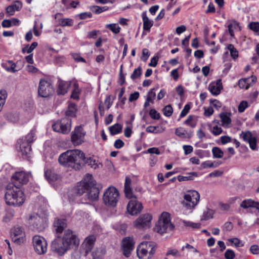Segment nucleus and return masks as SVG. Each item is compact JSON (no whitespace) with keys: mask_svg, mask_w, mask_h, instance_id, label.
Segmentation results:
<instances>
[{"mask_svg":"<svg viewBox=\"0 0 259 259\" xmlns=\"http://www.w3.org/2000/svg\"><path fill=\"white\" fill-rule=\"evenodd\" d=\"M172 255L176 258H179L182 256L181 254L179 251L175 248H171L168 250L166 253V255Z\"/></svg>","mask_w":259,"mask_h":259,"instance_id":"51","label":"nucleus"},{"mask_svg":"<svg viewBox=\"0 0 259 259\" xmlns=\"http://www.w3.org/2000/svg\"><path fill=\"white\" fill-rule=\"evenodd\" d=\"M228 241L235 247H242L244 245L242 242L238 238L229 239Z\"/></svg>","mask_w":259,"mask_h":259,"instance_id":"53","label":"nucleus"},{"mask_svg":"<svg viewBox=\"0 0 259 259\" xmlns=\"http://www.w3.org/2000/svg\"><path fill=\"white\" fill-rule=\"evenodd\" d=\"M91 10L94 13L98 14L108 10V7L107 6L99 7L98 6H94L92 7Z\"/></svg>","mask_w":259,"mask_h":259,"instance_id":"52","label":"nucleus"},{"mask_svg":"<svg viewBox=\"0 0 259 259\" xmlns=\"http://www.w3.org/2000/svg\"><path fill=\"white\" fill-rule=\"evenodd\" d=\"M228 50L230 51L231 57L235 59L238 56V53L237 50L234 48V46L232 44H230L227 47Z\"/></svg>","mask_w":259,"mask_h":259,"instance_id":"50","label":"nucleus"},{"mask_svg":"<svg viewBox=\"0 0 259 259\" xmlns=\"http://www.w3.org/2000/svg\"><path fill=\"white\" fill-rule=\"evenodd\" d=\"M152 219V215L149 213H146L139 217L133 222L134 226L138 229L149 228L151 221Z\"/></svg>","mask_w":259,"mask_h":259,"instance_id":"16","label":"nucleus"},{"mask_svg":"<svg viewBox=\"0 0 259 259\" xmlns=\"http://www.w3.org/2000/svg\"><path fill=\"white\" fill-rule=\"evenodd\" d=\"M173 112L172 107L170 105L166 106L163 109V114L167 117H169Z\"/></svg>","mask_w":259,"mask_h":259,"instance_id":"57","label":"nucleus"},{"mask_svg":"<svg viewBox=\"0 0 259 259\" xmlns=\"http://www.w3.org/2000/svg\"><path fill=\"white\" fill-rule=\"evenodd\" d=\"M54 89L50 80L46 79H40L38 88V94L40 97L46 98L52 95Z\"/></svg>","mask_w":259,"mask_h":259,"instance_id":"10","label":"nucleus"},{"mask_svg":"<svg viewBox=\"0 0 259 259\" xmlns=\"http://www.w3.org/2000/svg\"><path fill=\"white\" fill-rule=\"evenodd\" d=\"M150 117L154 119H158L160 118V114L155 109H151L149 112Z\"/></svg>","mask_w":259,"mask_h":259,"instance_id":"64","label":"nucleus"},{"mask_svg":"<svg viewBox=\"0 0 259 259\" xmlns=\"http://www.w3.org/2000/svg\"><path fill=\"white\" fill-rule=\"evenodd\" d=\"M18 144L20 145V150L23 155L27 156L30 154L31 151V148L30 144H28V143H25V142L23 141V139L19 140Z\"/></svg>","mask_w":259,"mask_h":259,"instance_id":"28","label":"nucleus"},{"mask_svg":"<svg viewBox=\"0 0 259 259\" xmlns=\"http://www.w3.org/2000/svg\"><path fill=\"white\" fill-rule=\"evenodd\" d=\"M45 176L46 179L50 182H53L59 179V176L54 172L51 169H46L45 171Z\"/></svg>","mask_w":259,"mask_h":259,"instance_id":"31","label":"nucleus"},{"mask_svg":"<svg viewBox=\"0 0 259 259\" xmlns=\"http://www.w3.org/2000/svg\"><path fill=\"white\" fill-rule=\"evenodd\" d=\"M183 224L186 227H190L193 229H199L201 227L200 223H193L190 221H187L186 220L182 221Z\"/></svg>","mask_w":259,"mask_h":259,"instance_id":"47","label":"nucleus"},{"mask_svg":"<svg viewBox=\"0 0 259 259\" xmlns=\"http://www.w3.org/2000/svg\"><path fill=\"white\" fill-rule=\"evenodd\" d=\"M29 224L33 229L38 232L42 231L47 226L46 221L37 214H34L30 217Z\"/></svg>","mask_w":259,"mask_h":259,"instance_id":"12","label":"nucleus"},{"mask_svg":"<svg viewBox=\"0 0 259 259\" xmlns=\"http://www.w3.org/2000/svg\"><path fill=\"white\" fill-rule=\"evenodd\" d=\"M19 62H14L11 60H8L2 64L3 67L8 72L15 73L21 69L18 65Z\"/></svg>","mask_w":259,"mask_h":259,"instance_id":"23","label":"nucleus"},{"mask_svg":"<svg viewBox=\"0 0 259 259\" xmlns=\"http://www.w3.org/2000/svg\"><path fill=\"white\" fill-rule=\"evenodd\" d=\"M52 128L55 132L63 134H68L71 128V120L68 117H65L57 121L52 125Z\"/></svg>","mask_w":259,"mask_h":259,"instance_id":"8","label":"nucleus"},{"mask_svg":"<svg viewBox=\"0 0 259 259\" xmlns=\"http://www.w3.org/2000/svg\"><path fill=\"white\" fill-rule=\"evenodd\" d=\"M222 89L223 86L221 79L218 80L216 82H211L208 87L210 92L214 96L220 94Z\"/></svg>","mask_w":259,"mask_h":259,"instance_id":"24","label":"nucleus"},{"mask_svg":"<svg viewBox=\"0 0 259 259\" xmlns=\"http://www.w3.org/2000/svg\"><path fill=\"white\" fill-rule=\"evenodd\" d=\"M142 74V69L140 67L135 69L133 74L131 76V78L132 79L134 80L139 76H140Z\"/></svg>","mask_w":259,"mask_h":259,"instance_id":"56","label":"nucleus"},{"mask_svg":"<svg viewBox=\"0 0 259 259\" xmlns=\"http://www.w3.org/2000/svg\"><path fill=\"white\" fill-rule=\"evenodd\" d=\"M25 237V233L22 228L16 227L12 230L11 237L14 242L20 244L23 242Z\"/></svg>","mask_w":259,"mask_h":259,"instance_id":"20","label":"nucleus"},{"mask_svg":"<svg viewBox=\"0 0 259 259\" xmlns=\"http://www.w3.org/2000/svg\"><path fill=\"white\" fill-rule=\"evenodd\" d=\"M32 244L34 249L37 254L42 255L47 252L48 244L43 237L35 235L32 238Z\"/></svg>","mask_w":259,"mask_h":259,"instance_id":"9","label":"nucleus"},{"mask_svg":"<svg viewBox=\"0 0 259 259\" xmlns=\"http://www.w3.org/2000/svg\"><path fill=\"white\" fill-rule=\"evenodd\" d=\"M248 107V104L247 101H242L239 104L238 107V112L240 113H242L244 111V110Z\"/></svg>","mask_w":259,"mask_h":259,"instance_id":"58","label":"nucleus"},{"mask_svg":"<svg viewBox=\"0 0 259 259\" xmlns=\"http://www.w3.org/2000/svg\"><path fill=\"white\" fill-rule=\"evenodd\" d=\"M154 89H151L150 91L148 93L146 99L151 101V103H153V100L155 98L156 94L153 91Z\"/></svg>","mask_w":259,"mask_h":259,"instance_id":"63","label":"nucleus"},{"mask_svg":"<svg viewBox=\"0 0 259 259\" xmlns=\"http://www.w3.org/2000/svg\"><path fill=\"white\" fill-rule=\"evenodd\" d=\"M221 163L219 162H211V161H206L203 162L201 164V166L204 168H206L208 167H218Z\"/></svg>","mask_w":259,"mask_h":259,"instance_id":"46","label":"nucleus"},{"mask_svg":"<svg viewBox=\"0 0 259 259\" xmlns=\"http://www.w3.org/2000/svg\"><path fill=\"white\" fill-rule=\"evenodd\" d=\"M250 29L256 33H259V22H252L248 25Z\"/></svg>","mask_w":259,"mask_h":259,"instance_id":"55","label":"nucleus"},{"mask_svg":"<svg viewBox=\"0 0 259 259\" xmlns=\"http://www.w3.org/2000/svg\"><path fill=\"white\" fill-rule=\"evenodd\" d=\"M174 227V226L170 222L169 214L168 212H163L161 214L155 230L160 234H163L172 230Z\"/></svg>","mask_w":259,"mask_h":259,"instance_id":"7","label":"nucleus"},{"mask_svg":"<svg viewBox=\"0 0 259 259\" xmlns=\"http://www.w3.org/2000/svg\"><path fill=\"white\" fill-rule=\"evenodd\" d=\"M184 123L192 128H194L196 125V121L194 120V116L193 115H189Z\"/></svg>","mask_w":259,"mask_h":259,"instance_id":"49","label":"nucleus"},{"mask_svg":"<svg viewBox=\"0 0 259 259\" xmlns=\"http://www.w3.org/2000/svg\"><path fill=\"white\" fill-rule=\"evenodd\" d=\"M142 17L143 22V29L149 31L153 25V21L150 20L147 17L146 11L142 13Z\"/></svg>","mask_w":259,"mask_h":259,"instance_id":"30","label":"nucleus"},{"mask_svg":"<svg viewBox=\"0 0 259 259\" xmlns=\"http://www.w3.org/2000/svg\"><path fill=\"white\" fill-rule=\"evenodd\" d=\"M7 97V93L5 90L0 91V112L2 110L5 104L6 100Z\"/></svg>","mask_w":259,"mask_h":259,"instance_id":"39","label":"nucleus"},{"mask_svg":"<svg viewBox=\"0 0 259 259\" xmlns=\"http://www.w3.org/2000/svg\"><path fill=\"white\" fill-rule=\"evenodd\" d=\"M212 153L213 157L216 158H221L223 157L224 155V152L220 148L217 147L212 148Z\"/></svg>","mask_w":259,"mask_h":259,"instance_id":"43","label":"nucleus"},{"mask_svg":"<svg viewBox=\"0 0 259 259\" xmlns=\"http://www.w3.org/2000/svg\"><path fill=\"white\" fill-rule=\"evenodd\" d=\"M82 256H84V252L82 251L81 248L79 249L74 250L71 254V259H80Z\"/></svg>","mask_w":259,"mask_h":259,"instance_id":"42","label":"nucleus"},{"mask_svg":"<svg viewBox=\"0 0 259 259\" xmlns=\"http://www.w3.org/2000/svg\"><path fill=\"white\" fill-rule=\"evenodd\" d=\"M62 237L67 242L69 249L71 246L77 247L79 244L80 240L78 236L70 229L66 230Z\"/></svg>","mask_w":259,"mask_h":259,"instance_id":"14","label":"nucleus"},{"mask_svg":"<svg viewBox=\"0 0 259 259\" xmlns=\"http://www.w3.org/2000/svg\"><path fill=\"white\" fill-rule=\"evenodd\" d=\"M51 248L53 251L61 256L64 255L69 249L67 242L61 237H58L52 241Z\"/></svg>","mask_w":259,"mask_h":259,"instance_id":"11","label":"nucleus"},{"mask_svg":"<svg viewBox=\"0 0 259 259\" xmlns=\"http://www.w3.org/2000/svg\"><path fill=\"white\" fill-rule=\"evenodd\" d=\"M156 251V244L153 242L141 243L137 248V256L140 259H150Z\"/></svg>","mask_w":259,"mask_h":259,"instance_id":"4","label":"nucleus"},{"mask_svg":"<svg viewBox=\"0 0 259 259\" xmlns=\"http://www.w3.org/2000/svg\"><path fill=\"white\" fill-rule=\"evenodd\" d=\"M73 87L74 89L72 92L71 97L74 99L78 100L79 99V95L80 92V90L79 88L78 84L77 83H74Z\"/></svg>","mask_w":259,"mask_h":259,"instance_id":"40","label":"nucleus"},{"mask_svg":"<svg viewBox=\"0 0 259 259\" xmlns=\"http://www.w3.org/2000/svg\"><path fill=\"white\" fill-rule=\"evenodd\" d=\"M143 208L142 204L136 200H132L127 204L126 209L132 215H136L140 213Z\"/></svg>","mask_w":259,"mask_h":259,"instance_id":"18","label":"nucleus"},{"mask_svg":"<svg viewBox=\"0 0 259 259\" xmlns=\"http://www.w3.org/2000/svg\"><path fill=\"white\" fill-rule=\"evenodd\" d=\"M37 46V43L36 42H32L30 46L28 45H26L23 49L22 52L23 53L27 52L28 54L31 53L35 48Z\"/></svg>","mask_w":259,"mask_h":259,"instance_id":"48","label":"nucleus"},{"mask_svg":"<svg viewBox=\"0 0 259 259\" xmlns=\"http://www.w3.org/2000/svg\"><path fill=\"white\" fill-rule=\"evenodd\" d=\"M211 132L213 135L218 136L223 132V130L220 126L216 125L212 127Z\"/></svg>","mask_w":259,"mask_h":259,"instance_id":"60","label":"nucleus"},{"mask_svg":"<svg viewBox=\"0 0 259 259\" xmlns=\"http://www.w3.org/2000/svg\"><path fill=\"white\" fill-rule=\"evenodd\" d=\"M105 27L106 28L109 29L112 32L115 34L118 33L121 30V28L119 27V26L116 23L106 24L105 25Z\"/></svg>","mask_w":259,"mask_h":259,"instance_id":"37","label":"nucleus"},{"mask_svg":"<svg viewBox=\"0 0 259 259\" xmlns=\"http://www.w3.org/2000/svg\"><path fill=\"white\" fill-rule=\"evenodd\" d=\"M240 137L245 142L249 144V147L251 150H256L257 149L256 146L257 139L252 135L251 132L248 131L242 132Z\"/></svg>","mask_w":259,"mask_h":259,"instance_id":"19","label":"nucleus"},{"mask_svg":"<svg viewBox=\"0 0 259 259\" xmlns=\"http://www.w3.org/2000/svg\"><path fill=\"white\" fill-rule=\"evenodd\" d=\"M200 197V194L197 191H188L184 195V200L182 202V204L184 208L192 212L198 204Z\"/></svg>","mask_w":259,"mask_h":259,"instance_id":"5","label":"nucleus"},{"mask_svg":"<svg viewBox=\"0 0 259 259\" xmlns=\"http://www.w3.org/2000/svg\"><path fill=\"white\" fill-rule=\"evenodd\" d=\"M6 118L8 120L13 122H16L19 120V117L17 114L11 113H9L6 114Z\"/></svg>","mask_w":259,"mask_h":259,"instance_id":"54","label":"nucleus"},{"mask_svg":"<svg viewBox=\"0 0 259 259\" xmlns=\"http://www.w3.org/2000/svg\"><path fill=\"white\" fill-rule=\"evenodd\" d=\"M96 238L95 235H91L85 238L81 244L80 247L84 252V256H87L93 249Z\"/></svg>","mask_w":259,"mask_h":259,"instance_id":"17","label":"nucleus"},{"mask_svg":"<svg viewBox=\"0 0 259 259\" xmlns=\"http://www.w3.org/2000/svg\"><path fill=\"white\" fill-rule=\"evenodd\" d=\"M120 195L118 190L113 186H110L106 189L103 196L104 203L109 207L116 206L119 200Z\"/></svg>","mask_w":259,"mask_h":259,"instance_id":"6","label":"nucleus"},{"mask_svg":"<svg viewBox=\"0 0 259 259\" xmlns=\"http://www.w3.org/2000/svg\"><path fill=\"white\" fill-rule=\"evenodd\" d=\"M5 199L7 204L19 206L25 201L23 191L14 184H9L6 188Z\"/></svg>","mask_w":259,"mask_h":259,"instance_id":"3","label":"nucleus"},{"mask_svg":"<svg viewBox=\"0 0 259 259\" xmlns=\"http://www.w3.org/2000/svg\"><path fill=\"white\" fill-rule=\"evenodd\" d=\"M39 22L38 20H36L34 21V25L33 26V32L34 34L36 36H38L40 35L41 33V30H40V31L38 30L39 27L37 25V23Z\"/></svg>","mask_w":259,"mask_h":259,"instance_id":"62","label":"nucleus"},{"mask_svg":"<svg viewBox=\"0 0 259 259\" xmlns=\"http://www.w3.org/2000/svg\"><path fill=\"white\" fill-rule=\"evenodd\" d=\"M58 161L63 166L76 170L80 169L87 162L84 153L78 149L68 150L63 152L60 155Z\"/></svg>","mask_w":259,"mask_h":259,"instance_id":"1","label":"nucleus"},{"mask_svg":"<svg viewBox=\"0 0 259 259\" xmlns=\"http://www.w3.org/2000/svg\"><path fill=\"white\" fill-rule=\"evenodd\" d=\"M76 112V106L74 103H70L68 105V109L65 112V115L67 117H73L75 116Z\"/></svg>","mask_w":259,"mask_h":259,"instance_id":"32","label":"nucleus"},{"mask_svg":"<svg viewBox=\"0 0 259 259\" xmlns=\"http://www.w3.org/2000/svg\"><path fill=\"white\" fill-rule=\"evenodd\" d=\"M146 131L150 133H161L164 131V129L162 127L159 128L158 126L150 125L147 127Z\"/></svg>","mask_w":259,"mask_h":259,"instance_id":"38","label":"nucleus"},{"mask_svg":"<svg viewBox=\"0 0 259 259\" xmlns=\"http://www.w3.org/2000/svg\"><path fill=\"white\" fill-rule=\"evenodd\" d=\"M70 85L71 82L70 81H59L57 90L58 94L60 95L65 94L68 92Z\"/></svg>","mask_w":259,"mask_h":259,"instance_id":"29","label":"nucleus"},{"mask_svg":"<svg viewBox=\"0 0 259 259\" xmlns=\"http://www.w3.org/2000/svg\"><path fill=\"white\" fill-rule=\"evenodd\" d=\"M122 126L116 123L112 126L109 127L110 133L111 135H116L120 133L122 130Z\"/></svg>","mask_w":259,"mask_h":259,"instance_id":"35","label":"nucleus"},{"mask_svg":"<svg viewBox=\"0 0 259 259\" xmlns=\"http://www.w3.org/2000/svg\"><path fill=\"white\" fill-rule=\"evenodd\" d=\"M86 132L81 125L77 126L71 133V142L74 146L81 144L84 141Z\"/></svg>","mask_w":259,"mask_h":259,"instance_id":"13","label":"nucleus"},{"mask_svg":"<svg viewBox=\"0 0 259 259\" xmlns=\"http://www.w3.org/2000/svg\"><path fill=\"white\" fill-rule=\"evenodd\" d=\"M255 203V201H254L251 199L244 200L241 202L240 206L243 208H248L249 207L254 208Z\"/></svg>","mask_w":259,"mask_h":259,"instance_id":"36","label":"nucleus"},{"mask_svg":"<svg viewBox=\"0 0 259 259\" xmlns=\"http://www.w3.org/2000/svg\"><path fill=\"white\" fill-rule=\"evenodd\" d=\"M30 175L24 171L16 172L12 176V183L19 188L21 185L26 184L29 181Z\"/></svg>","mask_w":259,"mask_h":259,"instance_id":"15","label":"nucleus"},{"mask_svg":"<svg viewBox=\"0 0 259 259\" xmlns=\"http://www.w3.org/2000/svg\"><path fill=\"white\" fill-rule=\"evenodd\" d=\"M231 113L223 112L220 114L219 116L221 119L222 125L225 127H230L231 124Z\"/></svg>","mask_w":259,"mask_h":259,"instance_id":"27","label":"nucleus"},{"mask_svg":"<svg viewBox=\"0 0 259 259\" xmlns=\"http://www.w3.org/2000/svg\"><path fill=\"white\" fill-rule=\"evenodd\" d=\"M134 241L132 238L126 237L122 240L123 253L126 257H128L134 247Z\"/></svg>","mask_w":259,"mask_h":259,"instance_id":"21","label":"nucleus"},{"mask_svg":"<svg viewBox=\"0 0 259 259\" xmlns=\"http://www.w3.org/2000/svg\"><path fill=\"white\" fill-rule=\"evenodd\" d=\"M257 81L255 76L251 75L249 77L242 78L238 81V85L240 89L247 90L252 87Z\"/></svg>","mask_w":259,"mask_h":259,"instance_id":"22","label":"nucleus"},{"mask_svg":"<svg viewBox=\"0 0 259 259\" xmlns=\"http://www.w3.org/2000/svg\"><path fill=\"white\" fill-rule=\"evenodd\" d=\"M233 229V225L230 222H226L222 227V230L224 232L231 231Z\"/></svg>","mask_w":259,"mask_h":259,"instance_id":"61","label":"nucleus"},{"mask_svg":"<svg viewBox=\"0 0 259 259\" xmlns=\"http://www.w3.org/2000/svg\"><path fill=\"white\" fill-rule=\"evenodd\" d=\"M132 181L130 178L126 177L124 183V193L126 197L128 199L136 198V197L133 194L132 190L131 188Z\"/></svg>","mask_w":259,"mask_h":259,"instance_id":"25","label":"nucleus"},{"mask_svg":"<svg viewBox=\"0 0 259 259\" xmlns=\"http://www.w3.org/2000/svg\"><path fill=\"white\" fill-rule=\"evenodd\" d=\"M35 134V131L32 130L29 133H28L23 139V141L25 143H28L30 144L33 142L34 139V136Z\"/></svg>","mask_w":259,"mask_h":259,"instance_id":"41","label":"nucleus"},{"mask_svg":"<svg viewBox=\"0 0 259 259\" xmlns=\"http://www.w3.org/2000/svg\"><path fill=\"white\" fill-rule=\"evenodd\" d=\"M214 211L213 210L207 208L204 211L201 220H207L213 218Z\"/></svg>","mask_w":259,"mask_h":259,"instance_id":"45","label":"nucleus"},{"mask_svg":"<svg viewBox=\"0 0 259 259\" xmlns=\"http://www.w3.org/2000/svg\"><path fill=\"white\" fill-rule=\"evenodd\" d=\"M59 24L63 26H71L73 25V20L70 18H63L59 20Z\"/></svg>","mask_w":259,"mask_h":259,"instance_id":"44","label":"nucleus"},{"mask_svg":"<svg viewBox=\"0 0 259 259\" xmlns=\"http://www.w3.org/2000/svg\"><path fill=\"white\" fill-rule=\"evenodd\" d=\"M198 174L197 172H192L188 173L186 176H179L178 177V179L180 182L192 180L194 178H196Z\"/></svg>","mask_w":259,"mask_h":259,"instance_id":"34","label":"nucleus"},{"mask_svg":"<svg viewBox=\"0 0 259 259\" xmlns=\"http://www.w3.org/2000/svg\"><path fill=\"white\" fill-rule=\"evenodd\" d=\"M76 194L83 195L85 200L90 201L97 200L99 198V189L92 175L87 174L83 180L80 182L76 188Z\"/></svg>","mask_w":259,"mask_h":259,"instance_id":"2","label":"nucleus"},{"mask_svg":"<svg viewBox=\"0 0 259 259\" xmlns=\"http://www.w3.org/2000/svg\"><path fill=\"white\" fill-rule=\"evenodd\" d=\"M175 134L178 137L182 138H190L192 134L187 133L186 130L182 127H179L176 129Z\"/></svg>","mask_w":259,"mask_h":259,"instance_id":"33","label":"nucleus"},{"mask_svg":"<svg viewBox=\"0 0 259 259\" xmlns=\"http://www.w3.org/2000/svg\"><path fill=\"white\" fill-rule=\"evenodd\" d=\"M54 226L57 233H61L67 227L65 220L56 219L54 223Z\"/></svg>","mask_w":259,"mask_h":259,"instance_id":"26","label":"nucleus"},{"mask_svg":"<svg viewBox=\"0 0 259 259\" xmlns=\"http://www.w3.org/2000/svg\"><path fill=\"white\" fill-rule=\"evenodd\" d=\"M224 256L226 259H234L235 257V253L233 250L228 249L226 251Z\"/></svg>","mask_w":259,"mask_h":259,"instance_id":"59","label":"nucleus"}]
</instances>
